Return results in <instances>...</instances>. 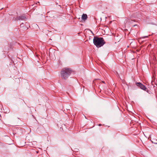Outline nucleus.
<instances>
[{
    "label": "nucleus",
    "instance_id": "nucleus-1",
    "mask_svg": "<svg viewBox=\"0 0 157 157\" xmlns=\"http://www.w3.org/2000/svg\"><path fill=\"white\" fill-rule=\"evenodd\" d=\"M71 73L72 70L71 68H64L61 71V77L62 79L66 80L69 77Z\"/></svg>",
    "mask_w": 157,
    "mask_h": 157
},
{
    "label": "nucleus",
    "instance_id": "nucleus-2",
    "mask_svg": "<svg viewBox=\"0 0 157 157\" xmlns=\"http://www.w3.org/2000/svg\"><path fill=\"white\" fill-rule=\"evenodd\" d=\"M93 41L94 45L98 48L103 46L105 44V42L102 37L95 36L94 38Z\"/></svg>",
    "mask_w": 157,
    "mask_h": 157
},
{
    "label": "nucleus",
    "instance_id": "nucleus-3",
    "mask_svg": "<svg viewBox=\"0 0 157 157\" xmlns=\"http://www.w3.org/2000/svg\"><path fill=\"white\" fill-rule=\"evenodd\" d=\"M136 84L137 86H139L141 89L145 90L146 89L145 86L140 82H136Z\"/></svg>",
    "mask_w": 157,
    "mask_h": 157
},
{
    "label": "nucleus",
    "instance_id": "nucleus-4",
    "mask_svg": "<svg viewBox=\"0 0 157 157\" xmlns=\"http://www.w3.org/2000/svg\"><path fill=\"white\" fill-rule=\"evenodd\" d=\"M26 19V17L25 16H19L15 18V20H24Z\"/></svg>",
    "mask_w": 157,
    "mask_h": 157
},
{
    "label": "nucleus",
    "instance_id": "nucleus-5",
    "mask_svg": "<svg viewBox=\"0 0 157 157\" xmlns=\"http://www.w3.org/2000/svg\"><path fill=\"white\" fill-rule=\"evenodd\" d=\"M87 16L86 14H83L82 15V20L85 21L87 19Z\"/></svg>",
    "mask_w": 157,
    "mask_h": 157
},
{
    "label": "nucleus",
    "instance_id": "nucleus-6",
    "mask_svg": "<svg viewBox=\"0 0 157 157\" xmlns=\"http://www.w3.org/2000/svg\"><path fill=\"white\" fill-rule=\"evenodd\" d=\"M148 37V36H144V37H142V38H145Z\"/></svg>",
    "mask_w": 157,
    "mask_h": 157
},
{
    "label": "nucleus",
    "instance_id": "nucleus-7",
    "mask_svg": "<svg viewBox=\"0 0 157 157\" xmlns=\"http://www.w3.org/2000/svg\"><path fill=\"white\" fill-rule=\"evenodd\" d=\"M23 23H22L21 24V25H20V26H21V27H22V26H23Z\"/></svg>",
    "mask_w": 157,
    "mask_h": 157
},
{
    "label": "nucleus",
    "instance_id": "nucleus-8",
    "mask_svg": "<svg viewBox=\"0 0 157 157\" xmlns=\"http://www.w3.org/2000/svg\"><path fill=\"white\" fill-rule=\"evenodd\" d=\"M152 143H153V142H152ZM154 143L155 144H157V142H154Z\"/></svg>",
    "mask_w": 157,
    "mask_h": 157
},
{
    "label": "nucleus",
    "instance_id": "nucleus-9",
    "mask_svg": "<svg viewBox=\"0 0 157 157\" xmlns=\"http://www.w3.org/2000/svg\"><path fill=\"white\" fill-rule=\"evenodd\" d=\"M101 124H98V126H101Z\"/></svg>",
    "mask_w": 157,
    "mask_h": 157
},
{
    "label": "nucleus",
    "instance_id": "nucleus-10",
    "mask_svg": "<svg viewBox=\"0 0 157 157\" xmlns=\"http://www.w3.org/2000/svg\"><path fill=\"white\" fill-rule=\"evenodd\" d=\"M102 82L104 83H105V82L104 81H102Z\"/></svg>",
    "mask_w": 157,
    "mask_h": 157
},
{
    "label": "nucleus",
    "instance_id": "nucleus-11",
    "mask_svg": "<svg viewBox=\"0 0 157 157\" xmlns=\"http://www.w3.org/2000/svg\"><path fill=\"white\" fill-rule=\"evenodd\" d=\"M136 25H133V26H136Z\"/></svg>",
    "mask_w": 157,
    "mask_h": 157
}]
</instances>
